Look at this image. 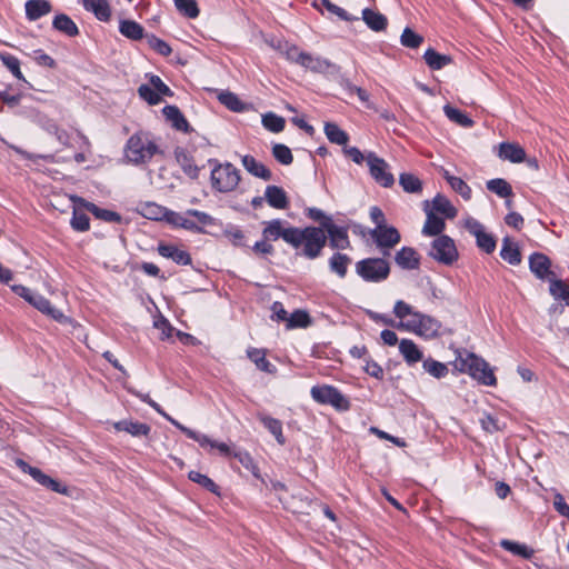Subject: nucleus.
Segmentation results:
<instances>
[{"label": "nucleus", "instance_id": "f257e3e1", "mask_svg": "<svg viewBox=\"0 0 569 569\" xmlns=\"http://www.w3.org/2000/svg\"><path fill=\"white\" fill-rule=\"evenodd\" d=\"M293 239L295 241L291 242V247L301 249L300 254L310 260L320 257L327 244V234L325 231L321 228L312 226L306 228L296 227Z\"/></svg>", "mask_w": 569, "mask_h": 569}, {"label": "nucleus", "instance_id": "f03ea898", "mask_svg": "<svg viewBox=\"0 0 569 569\" xmlns=\"http://www.w3.org/2000/svg\"><path fill=\"white\" fill-rule=\"evenodd\" d=\"M123 152L127 162L141 166L149 163L160 149L148 132L139 131L128 139Z\"/></svg>", "mask_w": 569, "mask_h": 569}, {"label": "nucleus", "instance_id": "7ed1b4c3", "mask_svg": "<svg viewBox=\"0 0 569 569\" xmlns=\"http://www.w3.org/2000/svg\"><path fill=\"white\" fill-rule=\"evenodd\" d=\"M457 360L460 361V370L468 372L481 385L489 387L497 385L493 370L485 359L475 353L463 351L459 352Z\"/></svg>", "mask_w": 569, "mask_h": 569}, {"label": "nucleus", "instance_id": "20e7f679", "mask_svg": "<svg viewBox=\"0 0 569 569\" xmlns=\"http://www.w3.org/2000/svg\"><path fill=\"white\" fill-rule=\"evenodd\" d=\"M209 163L213 164L210 174L212 189L221 193L236 190L241 179L240 171L230 162L220 163L216 159H210Z\"/></svg>", "mask_w": 569, "mask_h": 569}, {"label": "nucleus", "instance_id": "39448f33", "mask_svg": "<svg viewBox=\"0 0 569 569\" xmlns=\"http://www.w3.org/2000/svg\"><path fill=\"white\" fill-rule=\"evenodd\" d=\"M310 395L317 403L331 406L340 412L351 408L350 400L338 388L330 385L313 386Z\"/></svg>", "mask_w": 569, "mask_h": 569}, {"label": "nucleus", "instance_id": "423d86ee", "mask_svg": "<svg viewBox=\"0 0 569 569\" xmlns=\"http://www.w3.org/2000/svg\"><path fill=\"white\" fill-rule=\"evenodd\" d=\"M356 272L367 282H382L390 274V263L385 258H366L356 263Z\"/></svg>", "mask_w": 569, "mask_h": 569}, {"label": "nucleus", "instance_id": "0eeeda50", "mask_svg": "<svg viewBox=\"0 0 569 569\" xmlns=\"http://www.w3.org/2000/svg\"><path fill=\"white\" fill-rule=\"evenodd\" d=\"M396 328L405 329L425 338H433L438 336L441 323L428 315L418 312L413 315V319L399 321Z\"/></svg>", "mask_w": 569, "mask_h": 569}, {"label": "nucleus", "instance_id": "6e6552de", "mask_svg": "<svg viewBox=\"0 0 569 569\" xmlns=\"http://www.w3.org/2000/svg\"><path fill=\"white\" fill-rule=\"evenodd\" d=\"M429 256L446 266L452 264L459 257L455 241L446 234H441L432 241Z\"/></svg>", "mask_w": 569, "mask_h": 569}, {"label": "nucleus", "instance_id": "1a4fd4ad", "mask_svg": "<svg viewBox=\"0 0 569 569\" xmlns=\"http://www.w3.org/2000/svg\"><path fill=\"white\" fill-rule=\"evenodd\" d=\"M371 178L381 187L390 188L395 183V177L390 172L388 162L370 151L366 158Z\"/></svg>", "mask_w": 569, "mask_h": 569}, {"label": "nucleus", "instance_id": "9d476101", "mask_svg": "<svg viewBox=\"0 0 569 569\" xmlns=\"http://www.w3.org/2000/svg\"><path fill=\"white\" fill-rule=\"evenodd\" d=\"M369 234L383 256H389L390 250L401 240L399 231L392 226L373 228Z\"/></svg>", "mask_w": 569, "mask_h": 569}, {"label": "nucleus", "instance_id": "9b49d317", "mask_svg": "<svg viewBox=\"0 0 569 569\" xmlns=\"http://www.w3.org/2000/svg\"><path fill=\"white\" fill-rule=\"evenodd\" d=\"M465 228L476 238L479 249L486 253H492L496 249V238L486 232L483 224L477 219L469 217L465 220Z\"/></svg>", "mask_w": 569, "mask_h": 569}, {"label": "nucleus", "instance_id": "f8f14e48", "mask_svg": "<svg viewBox=\"0 0 569 569\" xmlns=\"http://www.w3.org/2000/svg\"><path fill=\"white\" fill-rule=\"evenodd\" d=\"M264 228L262 229V238L269 241H276L282 239L284 242L291 246L295 241L293 233L296 227H284L288 224L281 219H272L263 222Z\"/></svg>", "mask_w": 569, "mask_h": 569}, {"label": "nucleus", "instance_id": "ddd939ff", "mask_svg": "<svg viewBox=\"0 0 569 569\" xmlns=\"http://www.w3.org/2000/svg\"><path fill=\"white\" fill-rule=\"evenodd\" d=\"M17 465L23 472L29 473L39 485L50 489L53 492L67 495L68 488L64 485L43 473L39 468L31 467L21 459L17 461Z\"/></svg>", "mask_w": 569, "mask_h": 569}, {"label": "nucleus", "instance_id": "4468645a", "mask_svg": "<svg viewBox=\"0 0 569 569\" xmlns=\"http://www.w3.org/2000/svg\"><path fill=\"white\" fill-rule=\"evenodd\" d=\"M33 121L47 133L54 136L59 143L62 146H69V133L64 129L60 128L53 119L49 118L44 113L36 112Z\"/></svg>", "mask_w": 569, "mask_h": 569}, {"label": "nucleus", "instance_id": "2eb2a0df", "mask_svg": "<svg viewBox=\"0 0 569 569\" xmlns=\"http://www.w3.org/2000/svg\"><path fill=\"white\" fill-rule=\"evenodd\" d=\"M529 269L540 280H550L556 277L551 270V260L543 253L533 252L529 257Z\"/></svg>", "mask_w": 569, "mask_h": 569}, {"label": "nucleus", "instance_id": "dca6fc26", "mask_svg": "<svg viewBox=\"0 0 569 569\" xmlns=\"http://www.w3.org/2000/svg\"><path fill=\"white\" fill-rule=\"evenodd\" d=\"M327 240L329 239V246L332 249L343 250L350 247V240L348 236V229L336 224L333 221L327 223L325 229Z\"/></svg>", "mask_w": 569, "mask_h": 569}, {"label": "nucleus", "instance_id": "f3484780", "mask_svg": "<svg viewBox=\"0 0 569 569\" xmlns=\"http://www.w3.org/2000/svg\"><path fill=\"white\" fill-rule=\"evenodd\" d=\"M179 430L183 432L189 439L197 441L202 448L218 449L219 452L223 456L230 455V448L224 442H218L216 440L210 439L208 436L203 433H199L186 426H179Z\"/></svg>", "mask_w": 569, "mask_h": 569}, {"label": "nucleus", "instance_id": "a211bd4d", "mask_svg": "<svg viewBox=\"0 0 569 569\" xmlns=\"http://www.w3.org/2000/svg\"><path fill=\"white\" fill-rule=\"evenodd\" d=\"M28 303L58 322H66L68 320L61 310L52 307L50 301L40 293L33 292Z\"/></svg>", "mask_w": 569, "mask_h": 569}, {"label": "nucleus", "instance_id": "6ab92c4d", "mask_svg": "<svg viewBox=\"0 0 569 569\" xmlns=\"http://www.w3.org/2000/svg\"><path fill=\"white\" fill-rule=\"evenodd\" d=\"M71 200L73 203L78 204L79 207L86 208L89 212H91L96 218L101 219L107 222H120L121 216L118 212L101 209L98 206H96L92 202H89L78 196H72Z\"/></svg>", "mask_w": 569, "mask_h": 569}, {"label": "nucleus", "instance_id": "aec40b11", "mask_svg": "<svg viewBox=\"0 0 569 569\" xmlns=\"http://www.w3.org/2000/svg\"><path fill=\"white\" fill-rule=\"evenodd\" d=\"M264 199L267 203L278 210H284L289 207V198L283 188L270 184L266 187Z\"/></svg>", "mask_w": 569, "mask_h": 569}, {"label": "nucleus", "instance_id": "412c9836", "mask_svg": "<svg viewBox=\"0 0 569 569\" xmlns=\"http://www.w3.org/2000/svg\"><path fill=\"white\" fill-rule=\"evenodd\" d=\"M425 211L427 219L422 228V233L429 237L441 236L446 228L443 218L436 216L432 210H429V201H425Z\"/></svg>", "mask_w": 569, "mask_h": 569}, {"label": "nucleus", "instance_id": "4be33fe9", "mask_svg": "<svg viewBox=\"0 0 569 569\" xmlns=\"http://www.w3.org/2000/svg\"><path fill=\"white\" fill-rule=\"evenodd\" d=\"M86 11L91 12L99 21L107 22L111 18V7L108 0H81Z\"/></svg>", "mask_w": 569, "mask_h": 569}, {"label": "nucleus", "instance_id": "5701e85b", "mask_svg": "<svg viewBox=\"0 0 569 569\" xmlns=\"http://www.w3.org/2000/svg\"><path fill=\"white\" fill-rule=\"evenodd\" d=\"M162 113L166 117L168 121L171 122V126L178 130L182 131L184 133H189L192 131V128L190 127L188 120L182 114L180 109L176 106H166L162 109Z\"/></svg>", "mask_w": 569, "mask_h": 569}, {"label": "nucleus", "instance_id": "b1692460", "mask_svg": "<svg viewBox=\"0 0 569 569\" xmlns=\"http://www.w3.org/2000/svg\"><path fill=\"white\" fill-rule=\"evenodd\" d=\"M302 68L316 73H332L337 71V66L329 60L316 57L307 52Z\"/></svg>", "mask_w": 569, "mask_h": 569}, {"label": "nucleus", "instance_id": "393cba45", "mask_svg": "<svg viewBox=\"0 0 569 569\" xmlns=\"http://www.w3.org/2000/svg\"><path fill=\"white\" fill-rule=\"evenodd\" d=\"M396 263L406 270H415L419 268L420 258L417 251L411 247H402L395 256Z\"/></svg>", "mask_w": 569, "mask_h": 569}, {"label": "nucleus", "instance_id": "a878e982", "mask_svg": "<svg viewBox=\"0 0 569 569\" xmlns=\"http://www.w3.org/2000/svg\"><path fill=\"white\" fill-rule=\"evenodd\" d=\"M498 157L512 163H519L526 159V151L518 143L501 142L498 149Z\"/></svg>", "mask_w": 569, "mask_h": 569}, {"label": "nucleus", "instance_id": "bb28decb", "mask_svg": "<svg viewBox=\"0 0 569 569\" xmlns=\"http://www.w3.org/2000/svg\"><path fill=\"white\" fill-rule=\"evenodd\" d=\"M158 252L163 258L171 259L177 264L188 266L191 263L190 254L187 251L181 250L173 244L160 243L158 246Z\"/></svg>", "mask_w": 569, "mask_h": 569}, {"label": "nucleus", "instance_id": "cd10ccee", "mask_svg": "<svg viewBox=\"0 0 569 569\" xmlns=\"http://www.w3.org/2000/svg\"><path fill=\"white\" fill-rule=\"evenodd\" d=\"M243 168L253 177L260 178L264 181L272 179L271 171L261 162L257 161L254 157L246 154L241 157Z\"/></svg>", "mask_w": 569, "mask_h": 569}, {"label": "nucleus", "instance_id": "c85d7f7f", "mask_svg": "<svg viewBox=\"0 0 569 569\" xmlns=\"http://www.w3.org/2000/svg\"><path fill=\"white\" fill-rule=\"evenodd\" d=\"M26 17L30 21H36L52 10V4L49 0H28L26 2Z\"/></svg>", "mask_w": 569, "mask_h": 569}, {"label": "nucleus", "instance_id": "c756f323", "mask_svg": "<svg viewBox=\"0 0 569 569\" xmlns=\"http://www.w3.org/2000/svg\"><path fill=\"white\" fill-rule=\"evenodd\" d=\"M399 351L408 366H413L423 360V353L410 339H402L399 342Z\"/></svg>", "mask_w": 569, "mask_h": 569}, {"label": "nucleus", "instance_id": "7c9ffc66", "mask_svg": "<svg viewBox=\"0 0 569 569\" xmlns=\"http://www.w3.org/2000/svg\"><path fill=\"white\" fill-rule=\"evenodd\" d=\"M362 20L365 21L367 27L375 32L385 31L388 27L387 17L370 8H365L362 10Z\"/></svg>", "mask_w": 569, "mask_h": 569}, {"label": "nucleus", "instance_id": "2f4dec72", "mask_svg": "<svg viewBox=\"0 0 569 569\" xmlns=\"http://www.w3.org/2000/svg\"><path fill=\"white\" fill-rule=\"evenodd\" d=\"M257 418L263 425V427L268 429V431L276 438L280 446L286 443V437L282 432V422L279 419L272 418L262 412H259Z\"/></svg>", "mask_w": 569, "mask_h": 569}, {"label": "nucleus", "instance_id": "473e14b6", "mask_svg": "<svg viewBox=\"0 0 569 569\" xmlns=\"http://www.w3.org/2000/svg\"><path fill=\"white\" fill-rule=\"evenodd\" d=\"M352 260L348 254L336 252L330 257L328 261L329 270L340 279H343L348 273V268Z\"/></svg>", "mask_w": 569, "mask_h": 569}, {"label": "nucleus", "instance_id": "72a5a7b5", "mask_svg": "<svg viewBox=\"0 0 569 569\" xmlns=\"http://www.w3.org/2000/svg\"><path fill=\"white\" fill-rule=\"evenodd\" d=\"M500 257L511 266H518L521 262L520 249L509 237L502 239Z\"/></svg>", "mask_w": 569, "mask_h": 569}, {"label": "nucleus", "instance_id": "f704fd0d", "mask_svg": "<svg viewBox=\"0 0 569 569\" xmlns=\"http://www.w3.org/2000/svg\"><path fill=\"white\" fill-rule=\"evenodd\" d=\"M52 27L57 31L68 36L76 37L79 34V28L74 21L66 13H59L53 18Z\"/></svg>", "mask_w": 569, "mask_h": 569}, {"label": "nucleus", "instance_id": "c9c22d12", "mask_svg": "<svg viewBox=\"0 0 569 569\" xmlns=\"http://www.w3.org/2000/svg\"><path fill=\"white\" fill-rule=\"evenodd\" d=\"M114 428L119 431H126L133 437H147L150 433V426L139 421L121 420L114 423Z\"/></svg>", "mask_w": 569, "mask_h": 569}, {"label": "nucleus", "instance_id": "e433bc0d", "mask_svg": "<svg viewBox=\"0 0 569 569\" xmlns=\"http://www.w3.org/2000/svg\"><path fill=\"white\" fill-rule=\"evenodd\" d=\"M247 357L257 366L259 370L268 373L276 371V367L267 360L264 350L249 348L247 350Z\"/></svg>", "mask_w": 569, "mask_h": 569}, {"label": "nucleus", "instance_id": "4c0bfd02", "mask_svg": "<svg viewBox=\"0 0 569 569\" xmlns=\"http://www.w3.org/2000/svg\"><path fill=\"white\" fill-rule=\"evenodd\" d=\"M325 134L331 143L346 147L349 141V134L333 122L325 123Z\"/></svg>", "mask_w": 569, "mask_h": 569}, {"label": "nucleus", "instance_id": "58836bf2", "mask_svg": "<svg viewBox=\"0 0 569 569\" xmlns=\"http://www.w3.org/2000/svg\"><path fill=\"white\" fill-rule=\"evenodd\" d=\"M423 59L428 67L432 70H440L451 63V57L447 54H441L433 50L432 48H429L426 50L423 54Z\"/></svg>", "mask_w": 569, "mask_h": 569}, {"label": "nucleus", "instance_id": "ea45409f", "mask_svg": "<svg viewBox=\"0 0 569 569\" xmlns=\"http://www.w3.org/2000/svg\"><path fill=\"white\" fill-rule=\"evenodd\" d=\"M430 210L441 213L447 219H452L457 216V209L445 196L440 193L433 198L432 208Z\"/></svg>", "mask_w": 569, "mask_h": 569}, {"label": "nucleus", "instance_id": "a19ab883", "mask_svg": "<svg viewBox=\"0 0 569 569\" xmlns=\"http://www.w3.org/2000/svg\"><path fill=\"white\" fill-rule=\"evenodd\" d=\"M221 104L233 112H243L247 110V104L239 99V97L230 91H221L218 96Z\"/></svg>", "mask_w": 569, "mask_h": 569}, {"label": "nucleus", "instance_id": "79ce46f5", "mask_svg": "<svg viewBox=\"0 0 569 569\" xmlns=\"http://www.w3.org/2000/svg\"><path fill=\"white\" fill-rule=\"evenodd\" d=\"M119 31L122 36L131 40H140L144 36V29L133 20H121Z\"/></svg>", "mask_w": 569, "mask_h": 569}, {"label": "nucleus", "instance_id": "37998d69", "mask_svg": "<svg viewBox=\"0 0 569 569\" xmlns=\"http://www.w3.org/2000/svg\"><path fill=\"white\" fill-rule=\"evenodd\" d=\"M549 283L550 295L556 300L562 301L566 306H569V286L563 280L556 279V277L550 279Z\"/></svg>", "mask_w": 569, "mask_h": 569}, {"label": "nucleus", "instance_id": "c03bdc74", "mask_svg": "<svg viewBox=\"0 0 569 569\" xmlns=\"http://www.w3.org/2000/svg\"><path fill=\"white\" fill-rule=\"evenodd\" d=\"M0 61L8 68L14 78L31 87L20 70V61L17 57L8 52L0 51Z\"/></svg>", "mask_w": 569, "mask_h": 569}, {"label": "nucleus", "instance_id": "a18cd8bd", "mask_svg": "<svg viewBox=\"0 0 569 569\" xmlns=\"http://www.w3.org/2000/svg\"><path fill=\"white\" fill-rule=\"evenodd\" d=\"M443 112L450 121L463 128H471L475 124L473 120L469 116L450 104H446L443 107Z\"/></svg>", "mask_w": 569, "mask_h": 569}, {"label": "nucleus", "instance_id": "49530a36", "mask_svg": "<svg viewBox=\"0 0 569 569\" xmlns=\"http://www.w3.org/2000/svg\"><path fill=\"white\" fill-rule=\"evenodd\" d=\"M500 546L505 550L511 552L512 555L519 556L523 559H530L535 553L532 548L528 547L525 543L516 542L512 540L505 539L500 542Z\"/></svg>", "mask_w": 569, "mask_h": 569}, {"label": "nucleus", "instance_id": "de8ad7c7", "mask_svg": "<svg viewBox=\"0 0 569 569\" xmlns=\"http://www.w3.org/2000/svg\"><path fill=\"white\" fill-rule=\"evenodd\" d=\"M140 213L149 220L160 221L166 217L167 208L156 202H146L141 204Z\"/></svg>", "mask_w": 569, "mask_h": 569}, {"label": "nucleus", "instance_id": "09e8293b", "mask_svg": "<svg viewBox=\"0 0 569 569\" xmlns=\"http://www.w3.org/2000/svg\"><path fill=\"white\" fill-rule=\"evenodd\" d=\"M487 189L500 198H509L513 194L511 186L502 178L488 180Z\"/></svg>", "mask_w": 569, "mask_h": 569}, {"label": "nucleus", "instance_id": "8fccbe9b", "mask_svg": "<svg viewBox=\"0 0 569 569\" xmlns=\"http://www.w3.org/2000/svg\"><path fill=\"white\" fill-rule=\"evenodd\" d=\"M313 7L320 9L325 7L330 13L339 17L342 21H353L357 17L350 16L345 9L332 3L330 0H313Z\"/></svg>", "mask_w": 569, "mask_h": 569}, {"label": "nucleus", "instance_id": "3c124183", "mask_svg": "<svg viewBox=\"0 0 569 569\" xmlns=\"http://www.w3.org/2000/svg\"><path fill=\"white\" fill-rule=\"evenodd\" d=\"M443 177L450 187L465 200H469L471 198V189L461 178L451 176L448 171H445Z\"/></svg>", "mask_w": 569, "mask_h": 569}, {"label": "nucleus", "instance_id": "603ef678", "mask_svg": "<svg viewBox=\"0 0 569 569\" xmlns=\"http://www.w3.org/2000/svg\"><path fill=\"white\" fill-rule=\"evenodd\" d=\"M262 126L270 132L278 133L284 129L286 120L273 112H267L262 116Z\"/></svg>", "mask_w": 569, "mask_h": 569}, {"label": "nucleus", "instance_id": "864d4df0", "mask_svg": "<svg viewBox=\"0 0 569 569\" xmlns=\"http://www.w3.org/2000/svg\"><path fill=\"white\" fill-rule=\"evenodd\" d=\"M422 367L426 372H428L430 376L437 379L446 377L449 371L448 367L445 363L437 361L432 358L423 359Z\"/></svg>", "mask_w": 569, "mask_h": 569}, {"label": "nucleus", "instance_id": "5fc2aeb1", "mask_svg": "<svg viewBox=\"0 0 569 569\" xmlns=\"http://www.w3.org/2000/svg\"><path fill=\"white\" fill-rule=\"evenodd\" d=\"M399 183L402 189L409 193H418L422 190L421 180L412 173H401L399 177Z\"/></svg>", "mask_w": 569, "mask_h": 569}, {"label": "nucleus", "instance_id": "6e6d98bb", "mask_svg": "<svg viewBox=\"0 0 569 569\" xmlns=\"http://www.w3.org/2000/svg\"><path fill=\"white\" fill-rule=\"evenodd\" d=\"M311 325V318L305 310L297 309L288 318L287 328H307Z\"/></svg>", "mask_w": 569, "mask_h": 569}, {"label": "nucleus", "instance_id": "4d7b16f0", "mask_svg": "<svg viewBox=\"0 0 569 569\" xmlns=\"http://www.w3.org/2000/svg\"><path fill=\"white\" fill-rule=\"evenodd\" d=\"M177 161L180 163L182 171L190 178L197 179L199 177V167L193 160L184 152L177 153Z\"/></svg>", "mask_w": 569, "mask_h": 569}, {"label": "nucleus", "instance_id": "13d9d810", "mask_svg": "<svg viewBox=\"0 0 569 569\" xmlns=\"http://www.w3.org/2000/svg\"><path fill=\"white\" fill-rule=\"evenodd\" d=\"M423 42V37L415 32L411 28L403 29L400 36V43L409 49H417Z\"/></svg>", "mask_w": 569, "mask_h": 569}, {"label": "nucleus", "instance_id": "bf43d9fd", "mask_svg": "<svg viewBox=\"0 0 569 569\" xmlns=\"http://www.w3.org/2000/svg\"><path fill=\"white\" fill-rule=\"evenodd\" d=\"M177 10L187 18L194 19L200 11L196 0H173Z\"/></svg>", "mask_w": 569, "mask_h": 569}, {"label": "nucleus", "instance_id": "052dcab7", "mask_svg": "<svg viewBox=\"0 0 569 569\" xmlns=\"http://www.w3.org/2000/svg\"><path fill=\"white\" fill-rule=\"evenodd\" d=\"M281 53L286 57V59L292 63L299 64L302 67L307 52L299 50V48L295 44H290L286 42Z\"/></svg>", "mask_w": 569, "mask_h": 569}, {"label": "nucleus", "instance_id": "680f3d73", "mask_svg": "<svg viewBox=\"0 0 569 569\" xmlns=\"http://www.w3.org/2000/svg\"><path fill=\"white\" fill-rule=\"evenodd\" d=\"M272 156L279 163L283 166H289L293 161L291 150L289 149V147L282 143H274L272 146Z\"/></svg>", "mask_w": 569, "mask_h": 569}, {"label": "nucleus", "instance_id": "e2e57ef3", "mask_svg": "<svg viewBox=\"0 0 569 569\" xmlns=\"http://www.w3.org/2000/svg\"><path fill=\"white\" fill-rule=\"evenodd\" d=\"M188 478L191 481L200 485L202 488L207 489L208 491H210L212 493H219V487L208 476L192 470L189 472Z\"/></svg>", "mask_w": 569, "mask_h": 569}, {"label": "nucleus", "instance_id": "0e129e2a", "mask_svg": "<svg viewBox=\"0 0 569 569\" xmlns=\"http://www.w3.org/2000/svg\"><path fill=\"white\" fill-rule=\"evenodd\" d=\"M148 44L151 49H153L156 52L163 57H168L172 50L171 47L163 40L159 39L158 37L153 34H147L146 36Z\"/></svg>", "mask_w": 569, "mask_h": 569}, {"label": "nucleus", "instance_id": "69168bd1", "mask_svg": "<svg viewBox=\"0 0 569 569\" xmlns=\"http://www.w3.org/2000/svg\"><path fill=\"white\" fill-rule=\"evenodd\" d=\"M418 312L419 311L413 310V308L410 305L402 300H398L393 307V313L397 318L400 319V321H407L408 317L409 319H413V315Z\"/></svg>", "mask_w": 569, "mask_h": 569}, {"label": "nucleus", "instance_id": "338daca9", "mask_svg": "<svg viewBox=\"0 0 569 569\" xmlns=\"http://www.w3.org/2000/svg\"><path fill=\"white\" fill-rule=\"evenodd\" d=\"M138 93L150 106H156L161 101L160 94L150 84H141L138 88Z\"/></svg>", "mask_w": 569, "mask_h": 569}, {"label": "nucleus", "instance_id": "774afa93", "mask_svg": "<svg viewBox=\"0 0 569 569\" xmlns=\"http://www.w3.org/2000/svg\"><path fill=\"white\" fill-rule=\"evenodd\" d=\"M71 227L76 231H80V232L87 231L90 228V219L84 212H81V211L74 209L72 219H71Z\"/></svg>", "mask_w": 569, "mask_h": 569}]
</instances>
